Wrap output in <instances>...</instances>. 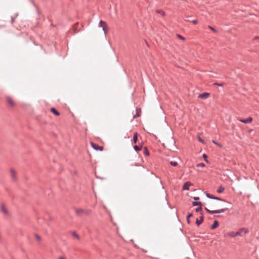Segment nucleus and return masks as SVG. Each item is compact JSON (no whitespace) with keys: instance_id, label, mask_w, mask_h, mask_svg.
<instances>
[{"instance_id":"obj_19","label":"nucleus","mask_w":259,"mask_h":259,"mask_svg":"<svg viewBox=\"0 0 259 259\" xmlns=\"http://www.w3.org/2000/svg\"><path fill=\"white\" fill-rule=\"evenodd\" d=\"M144 154L146 156H149L150 153L147 147L144 148Z\"/></svg>"},{"instance_id":"obj_4","label":"nucleus","mask_w":259,"mask_h":259,"mask_svg":"<svg viewBox=\"0 0 259 259\" xmlns=\"http://www.w3.org/2000/svg\"><path fill=\"white\" fill-rule=\"evenodd\" d=\"M99 26L100 27H102V29H103V30L104 32V33L106 34L107 31L106 30V28H107V23L105 21H104L103 20H100V22H99Z\"/></svg>"},{"instance_id":"obj_11","label":"nucleus","mask_w":259,"mask_h":259,"mask_svg":"<svg viewBox=\"0 0 259 259\" xmlns=\"http://www.w3.org/2000/svg\"><path fill=\"white\" fill-rule=\"evenodd\" d=\"M209 95H210L209 93L205 92V93L199 94L198 96V98H201V99H206L208 97Z\"/></svg>"},{"instance_id":"obj_29","label":"nucleus","mask_w":259,"mask_h":259,"mask_svg":"<svg viewBox=\"0 0 259 259\" xmlns=\"http://www.w3.org/2000/svg\"><path fill=\"white\" fill-rule=\"evenodd\" d=\"M156 12L157 13L160 14L162 16H164L165 15V13L162 10H157Z\"/></svg>"},{"instance_id":"obj_40","label":"nucleus","mask_w":259,"mask_h":259,"mask_svg":"<svg viewBox=\"0 0 259 259\" xmlns=\"http://www.w3.org/2000/svg\"><path fill=\"white\" fill-rule=\"evenodd\" d=\"M59 259H65V258L62 256H60L59 257Z\"/></svg>"},{"instance_id":"obj_36","label":"nucleus","mask_w":259,"mask_h":259,"mask_svg":"<svg viewBox=\"0 0 259 259\" xmlns=\"http://www.w3.org/2000/svg\"><path fill=\"white\" fill-rule=\"evenodd\" d=\"M194 199L195 201L198 200H199V197H194Z\"/></svg>"},{"instance_id":"obj_14","label":"nucleus","mask_w":259,"mask_h":259,"mask_svg":"<svg viewBox=\"0 0 259 259\" xmlns=\"http://www.w3.org/2000/svg\"><path fill=\"white\" fill-rule=\"evenodd\" d=\"M51 111L56 116L60 115V113L54 107L51 108Z\"/></svg>"},{"instance_id":"obj_32","label":"nucleus","mask_w":259,"mask_h":259,"mask_svg":"<svg viewBox=\"0 0 259 259\" xmlns=\"http://www.w3.org/2000/svg\"><path fill=\"white\" fill-rule=\"evenodd\" d=\"M198 141L202 143H205V141L204 140H203L202 139H201L200 137H198Z\"/></svg>"},{"instance_id":"obj_28","label":"nucleus","mask_w":259,"mask_h":259,"mask_svg":"<svg viewBox=\"0 0 259 259\" xmlns=\"http://www.w3.org/2000/svg\"><path fill=\"white\" fill-rule=\"evenodd\" d=\"M201 210H202V207L201 206V205H200V206L199 207L196 208L195 209V211L196 212H198Z\"/></svg>"},{"instance_id":"obj_3","label":"nucleus","mask_w":259,"mask_h":259,"mask_svg":"<svg viewBox=\"0 0 259 259\" xmlns=\"http://www.w3.org/2000/svg\"><path fill=\"white\" fill-rule=\"evenodd\" d=\"M205 209L209 214H213L214 213H220L224 212L225 211L228 210V208H222L221 209H218V210H210L208 209L207 207H205Z\"/></svg>"},{"instance_id":"obj_38","label":"nucleus","mask_w":259,"mask_h":259,"mask_svg":"<svg viewBox=\"0 0 259 259\" xmlns=\"http://www.w3.org/2000/svg\"><path fill=\"white\" fill-rule=\"evenodd\" d=\"M254 40H259V36H255L254 39Z\"/></svg>"},{"instance_id":"obj_5","label":"nucleus","mask_w":259,"mask_h":259,"mask_svg":"<svg viewBox=\"0 0 259 259\" xmlns=\"http://www.w3.org/2000/svg\"><path fill=\"white\" fill-rule=\"evenodd\" d=\"M92 147L97 151H102L103 150V147L100 146L97 144L94 143L93 142H91Z\"/></svg>"},{"instance_id":"obj_26","label":"nucleus","mask_w":259,"mask_h":259,"mask_svg":"<svg viewBox=\"0 0 259 259\" xmlns=\"http://www.w3.org/2000/svg\"><path fill=\"white\" fill-rule=\"evenodd\" d=\"M17 17V15H15L11 17V23L12 24L14 23V19Z\"/></svg>"},{"instance_id":"obj_22","label":"nucleus","mask_w":259,"mask_h":259,"mask_svg":"<svg viewBox=\"0 0 259 259\" xmlns=\"http://www.w3.org/2000/svg\"><path fill=\"white\" fill-rule=\"evenodd\" d=\"M206 196L207 198H208L209 199H214V196H213L209 193H206Z\"/></svg>"},{"instance_id":"obj_27","label":"nucleus","mask_w":259,"mask_h":259,"mask_svg":"<svg viewBox=\"0 0 259 259\" xmlns=\"http://www.w3.org/2000/svg\"><path fill=\"white\" fill-rule=\"evenodd\" d=\"M196 166L197 167H203L205 166V164L203 163H198L196 165Z\"/></svg>"},{"instance_id":"obj_2","label":"nucleus","mask_w":259,"mask_h":259,"mask_svg":"<svg viewBox=\"0 0 259 259\" xmlns=\"http://www.w3.org/2000/svg\"><path fill=\"white\" fill-rule=\"evenodd\" d=\"M75 211L76 215L78 217H81L82 214L89 215L92 212L91 209H83L82 208H75Z\"/></svg>"},{"instance_id":"obj_23","label":"nucleus","mask_w":259,"mask_h":259,"mask_svg":"<svg viewBox=\"0 0 259 259\" xmlns=\"http://www.w3.org/2000/svg\"><path fill=\"white\" fill-rule=\"evenodd\" d=\"M214 200H217L222 201H224V202H226L229 203L228 202H227L225 200L223 199H222V198H221L220 197H216V196H214Z\"/></svg>"},{"instance_id":"obj_41","label":"nucleus","mask_w":259,"mask_h":259,"mask_svg":"<svg viewBox=\"0 0 259 259\" xmlns=\"http://www.w3.org/2000/svg\"><path fill=\"white\" fill-rule=\"evenodd\" d=\"M215 217H220V215H215Z\"/></svg>"},{"instance_id":"obj_8","label":"nucleus","mask_w":259,"mask_h":259,"mask_svg":"<svg viewBox=\"0 0 259 259\" xmlns=\"http://www.w3.org/2000/svg\"><path fill=\"white\" fill-rule=\"evenodd\" d=\"M143 142H141V143L139 145H135L133 148L136 151H140L143 147Z\"/></svg>"},{"instance_id":"obj_33","label":"nucleus","mask_w":259,"mask_h":259,"mask_svg":"<svg viewBox=\"0 0 259 259\" xmlns=\"http://www.w3.org/2000/svg\"><path fill=\"white\" fill-rule=\"evenodd\" d=\"M208 28L209 29H210L211 30H212L213 31L217 32V30L214 28H213L212 27H211L210 26H208Z\"/></svg>"},{"instance_id":"obj_6","label":"nucleus","mask_w":259,"mask_h":259,"mask_svg":"<svg viewBox=\"0 0 259 259\" xmlns=\"http://www.w3.org/2000/svg\"><path fill=\"white\" fill-rule=\"evenodd\" d=\"M253 119L251 117H249L247 119H241L239 121L243 123L248 124L252 122Z\"/></svg>"},{"instance_id":"obj_31","label":"nucleus","mask_w":259,"mask_h":259,"mask_svg":"<svg viewBox=\"0 0 259 259\" xmlns=\"http://www.w3.org/2000/svg\"><path fill=\"white\" fill-rule=\"evenodd\" d=\"M177 36H178V38H179L180 39H181L182 40H185V37H184L183 36H182L180 34H177Z\"/></svg>"},{"instance_id":"obj_24","label":"nucleus","mask_w":259,"mask_h":259,"mask_svg":"<svg viewBox=\"0 0 259 259\" xmlns=\"http://www.w3.org/2000/svg\"><path fill=\"white\" fill-rule=\"evenodd\" d=\"M202 157L203 158H204V160L207 162V163H209V161L207 159V156L206 154L204 153L202 155Z\"/></svg>"},{"instance_id":"obj_34","label":"nucleus","mask_w":259,"mask_h":259,"mask_svg":"<svg viewBox=\"0 0 259 259\" xmlns=\"http://www.w3.org/2000/svg\"><path fill=\"white\" fill-rule=\"evenodd\" d=\"M35 237H36V239H37L38 241H40V236H39L38 235H35Z\"/></svg>"},{"instance_id":"obj_15","label":"nucleus","mask_w":259,"mask_h":259,"mask_svg":"<svg viewBox=\"0 0 259 259\" xmlns=\"http://www.w3.org/2000/svg\"><path fill=\"white\" fill-rule=\"evenodd\" d=\"M1 210L5 214H8V211L7 210V209L5 208V207L4 204H2L1 205Z\"/></svg>"},{"instance_id":"obj_7","label":"nucleus","mask_w":259,"mask_h":259,"mask_svg":"<svg viewBox=\"0 0 259 259\" xmlns=\"http://www.w3.org/2000/svg\"><path fill=\"white\" fill-rule=\"evenodd\" d=\"M193 185L190 182H187L183 186V190H188L190 186Z\"/></svg>"},{"instance_id":"obj_21","label":"nucleus","mask_w":259,"mask_h":259,"mask_svg":"<svg viewBox=\"0 0 259 259\" xmlns=\"http://www.w3.org/2000/svg\"><path fill=\"white\" fill-rule=\"evenodd\" d=\"M201 205V202L200 201H194L192 202V205L194 206H200Z\"/></svg>"},{"instance_id":"obj_17","label":"nucleus","mask_w":259,"mask_h":259,"mask_svg":"<svg viewBox=\"0 0 259 259\" xmlns=\"http://www.w3.org/2000/svg\"><path fill=\"white\" fill-rule=\"evenodd\" d=\"M225 190V188L222 186H220L219 188L217 189V192L219 193H222Z\"/></svg>"},{"instance_id":"obj_39","label":"nucleus","mask_w":259,"mask_h":259,"mask_svg":"<svg viewBox=\"0 0 259 259\" xmlns=\"http://www.w3.org/2000/svg\"><path fill=\"white\" fill-rule=\"evenodd\" d=\"M213 143H214L215 145H219V144L215 142L214 141H213Z\"/></svg>"},{"instance_id":"obj_42","label":"nucleus","mask_w":259,"mask_h":259,"mask_svg":"<svg viewBox=\"0 0 259 259\" xmlns=\"http://www.w3.org/2000/svg\"><path fill=\"white\" fill-rule=\"evenodd\" d=\"M34 6H35V8H36L37 9V6H36L35 5V4H34Z\"/></svg>"},{"instance_id":"obj_35","label":"nucleus","mask_w":259,"mask_h":259,"mask_svg":"<svg viewBox=\"0 0 259 259\" xmlns=\"http://www.w3.org/2000/svg\"><path fill=\"white\" fill-rule=\"evenodd\" d=\"M192 22L194 24H196L198 22L197 20H193L192 21Z\"/></svg>"},{"instance_id":"obj_25","label":"nucleus","mask_w":259,"mask_h":259,"mask_svg":"<svg viewBox=\"0 0 259 259\" xmlns=\"http://www.w3.org/2000/svg\"><path fill=\"white\" fill-rule=\"evenodd\" d=\"M170 164L171 165L173 166H177L178 165V162H176V161H171L170 162Z\"/></svg>"},{"instance_id":"obj_10","label":"nucleus","mask_w":259,"mask_h":259,"mask_svg":"<svg viewBox=\"0 0 259 259\" xmlns=\"http://www.w3.org/2000/svg\"><path fill=\"white\" fill-rule=\"evenodd\" d=\"M7 103L12 107H14L15 106V103L12 99L10 97H7L6 98Z\"/></svg>"},{"instance_id":"obj_13","label":"nucleus","mask_w":259,"mask_h":259,"mask_svg":"<svg viewBox=\"0 0 259 259\" xmlns=\"http://www.w3.org/2000/svg\"><path fill=\"white\" fill-rule=\"evenodd\" d=\"M138 133H135L134 134L133 138V143L136 144L137 143L138 141Z\"/></svg>"},{"instance_id":"obj_18","label":"nucleus","mask_w":259,"mask_h":259,"mask_svg":"<svg viewBox=\"0 0 259 259\" xmlns=\"http://www.w3.org/2000/svg\"><path fill=\"white\" fill-rule=\"evenodd\" d=\"M192 213H188L187 215V222L188 223V224H190V217H191L192 216Z\"/></svg>"},{"instance_id":"obj_12","label":"nucleus","mask_w":259,"mask_h":259,"mask_svg":"<svg viewBox=\"0 0 259 259\" xmlns=\"http://www.w3.org/2000/svg\"><path fill=\"white\" fill-rule=\"evenodd\" d=\"M219 226V222H218V221L215 220V221H214L212 225L211 226L210 229L211 230L215 229V228L218 227Z\"/></svg>"},{"instance_id":"obj_16","label":"nucleus","mask_w":259,"mask_h":259,"mask_svg":"<svg viewBox=\"0 0 259 259\" xmlns=\"http://www.w3.org/2000/svg\"><path fill=\"white\" fill-rule=\"evenodd\" d=\"M11 175L14 180H15L16 179L15 171L13 169H11Z\"/></svg>"},{"instance_id":"obj_20","label":"nucleus","mask_w":259,"mask_h":259,"mask_svg":"<svg viewBox=\"0 0 259 259\" xmlns=\"http://www.w3.org/2000/svg\"><path fill=\"white\" fill-rule=\"evenodd\" d=\"M71 234H72V235L74 237L76 238L77 239H78V240H79V239L80 237H79V235L76 233V232L75 231H73V232H72L71 233Z\"/></svg>"},{"instance_id":"obj_30","label":"nucleus","mask_w":259,"mask_h":259,"mask_svg":"<svg viewBox=\"0 0 259 259\" xmlns=\"http://www.w3.org/2000/svg\"><path fill=\"white\" fill-rule=\"evenodd\" d=\"M213 84L214 85H217V86H219V87H223L224 85V84L222 83L215 82V83H213Z\"/></svg>"},{"instance_id":"obj_9","label":"nucleus","mask_w":259,"mask_h":259,"mask_svg":"<svg viewBox=\"0 0 259 259\" xmlns=\"http://www.w3.org/2000/svg\"><path fill=\"white\" fill-rule=\"evenodd\" d=\"M204 221V217L203 214H202V215L200 217V219H198V218L196 219V224L197 226H199L200 224L202 223V222Z\"/></svg>"},{"instance_id":"obj_1","label":"nucleus","mask_w":259,"mask_h":259,"mask_svg":"<svg viewBox=\"0 0 259 259\" xmlns=\"http://www.w3.org/2000/svg\"><path fill=\"white\" fill-rule=\"evenodd\" d=\"M249 232V229L247 228H242L239 229L238 231L235 232H232L229 233V236L231 237H234L236 236H242Z\"/></svg>"},{"instance_id":"obj_37","label":"nucleus","mask_w":259,"mask_h":259,"mask_svg":"<svg viewBox=\"0 0 259 259\" xmlns=\"http://www.w3.org/2000/svg\"><path fill=\"white\" fill-rule=\"evenodd\" d=\"M136 110L137 111V115H136H136L134 116V118H135L136 116H140V115L138 114V109H137Z\"/></svg>"}]
</instances>
